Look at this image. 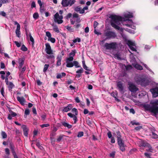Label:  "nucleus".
<instances>
[{
	"label": "nucleus",
	"mask_w": 158,
	"mask_h": 158,
	"mask_svg": "<svg viewBox=\"0 0 158 158\" xmlns=\"http://www.w3.org/2000/svg\"><path fill=\"white\" fill-rule=\"evenodd\" d=\"M46 35L48 37V40L51 41L52 43H54L55 42L56 40L54 38L51 37V33L48 31L46 32Z\"/></svg>",
	"instance_id": "13"
},
{
	"label": "nucleus",
	"mask_w": 158,
	"mask_h": 158,
	"mask_svg": "<svg viewBox=\"0 0 158 158\" xmlns=\"http://www.w3.org/2000/svg\"><path fill=\"white\" fill-rule=\"evenodd\" d=\"M114 58L118 59H121L120 57V55L118 53L114 54Z\"/></svg>",
	"instance_id": "43"
},
{
	"label": "nucleus",
	"mask_w": 158,
	"mask_h": 158,
	"mask_svg": "<svg viewBox=\"0 0 158 158\" xmlns=\"http://www.w3.org/2000/svg\"><path fill=\"white\" fill-rule=\"evenodd\" d=\"M39 17L38 13L37 12H35L34 13L33 15V17L35 19H37Z\"/></svg>",
	"instance_id": "41"
},
{
	"label": "nucleus",
	"mask_w": 158,
	"mask_h": 158,
	"mask_svg": "<svg viewBox=\"0 0 158 158\" xmlns=\"http://www.w3.org/2000/svg\"><path fill=\"white\" fill-rule=\"evenodd\" d=\"M127 44L129 46L131 50L132 51L135 52L137 51L136 46L134 42L128 40L127 41Z\"/></svg>",
	"instance_id": "9"
},
{
	"label": "nucleus",
	"mask_w": 158,
	"mask_h": 158,
	"mask_svg": "<svg viewBox=\"0 0 158 158\" xmlns=\"http://www.w3.org/2000/svg\"><path fill=\"white\" fill-rule=\"evenodd\" d=\"M17 100L22 105H24L25 102H26L25 98L23 97L18 96L17 97Z\"/></svg>",
	"instance_id": "14"
},
{
	"label": "nucleus",
	"mask_w": 158,
	"mask_h": 158,
	"mask_svg": "<svg viewBox=\"0 0 158 158\" xmlns=\"http://www.w3.org/2000/svg\"><path fill=\"white\" fill-rule=\"evenodd\" d=\"M30 114V110L28 109H26L25 110V114L27 115Z\"/></svg>",
	"instance_id": "54"
},
{
	"label": "nucleus",
	"mask_w": 158,
	"mask_h": 158,
	"mask_svg": "<svg viewBox=\"0 0 158 158\" xmlns=\"http://www.w3.org/2000/svg\"><path fill=\"white\" fill-rule=\"evenodd\" d=\"M118 46V44L115 42H112L110 43H106L104 45V48L109 50H115Z\"/></svg>",
	"instance_id": "4"
},
{
	"label": "nucleus",
	"mask_w": 158,
	"mask_h": 158,
	"mask_svg": "<svg viewBox=\"0 0 158 158\" xmlns=\"http://www.w3.org/2000/svg\"><path fill=\"white\" fill-rule=\"evenodd\" d=\"M63 17L62 15H60L58 12H57L54 15L53 19L55 23H57L59 24L63 23V21L62 20Z\"/></svg>",
	"instance_id": "5"
},
{
	"label": "nucleus",
	"mask_w": 158,
	"mask_h": 158,
	"mask_svg": "<svg viewBox=\"0 0 158 158\" xmlns=\"http://www.w3.org/2000/svg\"><path fill=\"white\" fill-rule=\"evenodd\" d=\"M136 82L138 84H140L143 86H146L148 85L150 83L148 80L144 78L142 79L140 78H139L138 80H137Z\"/></svg>",
	"instance_id": "6"
},
{
	"label": "nucleus",
	"mask_w": 158,
	"mask_h": 158,
	"mask_svg": "<svg viewBox=\"0 0 158 158\" xmlns=\"http://www.w3.org/2000/svg\"><path fill=\"white\" fill-rule=\"evenodd\" d=\"M72 107L73 106L72 104H69L67 106L64 107L62 111L64 112H67L71 110Z\"/></svg>",
	"instance_id": "18"
},
{
	"label": "nucleus",
	"mask_w": 158,
	"mask_h": 158,
	"mask_svg": "<svg viewBox=\"0 0 158 158\" xmlns=\"http://www.w3.org/2000/svg\"><path fill=\"white\" fill-rule=\"evenodd\" d=\"M98 23L96 21H94V28L95 29H96V27H97V26L98 25Z\"/></svg>",
	"instance_id": "53"
},
{
	"label": "nucleus",
	"mask_w": 158,
	"mask_h": 158,
	"mask_svg": "<svg viewBox=\"0 0 158 158\" xmlns=\"http://www.w3.org/2000/svg\"><path fill=\"white\" fill-rule=\"evenodd\" d=\"M111 95L114 98H115L116 100H117L118 101V100L117 99V98H116V97L117 96V94L115 93L114 92L112 93H111Z\"/></svg>",
	"instance_id": "46"
},
{
	"label": "nucleus",
	"mask_w": 158,
	"mask_h": 158,
	"mask_svg": "<svg viewBox=\"0 0 158 158\" xmlns=\"http://www.w3.org/2000/svg\"><path fill=\"white\" fill-rule=\"evenodd\" d=\"M61 123L62 125L65 127H67L69 129L71 128L72 127V126L71 125L65 122H61Z\"/></svg>",
	"instance_id": "21"
},
{
	"label": "nucleus",
	"mask_w": 158,
	"mask_h": 158,
	"mask_svg": "<svg viewBox=\"0 0 158 158\" xmlns=\"http://www.w3.org/2000/svg\"><path fill=\"white\" fill-rule=\"evenodd\" d=\"M131 123L132 124V125H139V123L138 122H136L135 121H132L131 122Z\"/></svg>",
	"instance_id": "55"
},
{
	"label": "nucleus",
	"mask_w": 158,
	"mask_h": 158,
	"mask_svg": "<svg viewBox=\"0 0 158 158\" xmlns=\"http://www.w3.org/2000/svg\"><path fill=\"white\" fill-rule=\"evenodd\" d=\"M72 112L73 113H75V115H77L78 113V111L75 108H73L72 109Z\"/></svg>",
	"instance_id": "37"
},
{
	"label": "nucleus",
	"mask_w": 158,
	"mask_h": 158,
	"mask_svg": "<svg viewBox=\"0 0 158 158\" xmlns=\"http://www.w3.org/2000/svg\"><path fill=\"white\" fill-rule=\"evenodd\" d=\"M22 128L23 130L24 135L27 137L28 134V129L25 125H23L22 126Z\"/></svg>",
	"instance_id": "15"
},
{
	"label": "nucleus",
	"mask_w": 158,
	"mask_h": 158,
	"mask_svg": "<svg viewBox=\"0 0 158 158\" xmlns=\"http://www.w3.org/2000/svg\"><path fill=\"white\" fill-rule=\"evenodd\" d=\"M143 65L149 71L152 72L153 74H154L153 72L148 67L147 65L146 64H143Z\"/></svg>",
	"instance_id": "48"
},
{
	"label": "nucleus",
	"mask_w": 158,
	"mask_h": 158,
	"mask_svg": "<svg viewBox=\"0 0 158 158\" xmlns=\"http://www.w3.org/2000/svg\"><path fill=\"white\" fill-rule=\"evenodd\" d=\"M29 37L30 41L33 44L34 43V40L31 34H29Z\"/></svg>",
	"instance_id": "59"
},
{
	"label": "nucleus",
	"mask_w": 158,
	"mask_h": 158,
	"mask_svg": "<svg viewBox=\"0 0 158 158\" xmlns=\"http://www.w3.org/2000/svg\"><path fill=\"white\" fill-rule=\"evenodd\" d=\"M83 132L82 131H81L78 133L77 136L78 137H80L82 136L83 135Z\"/></svg>",
	"instance_id": "51"
},
{
	"label": "nucleus",
	"mask_w": 158,
	"mask_h": 158,
	"mask_svg": "<svg viewBox=\"0 0 158 158\" xmlns=\"http://www.w3.org/2000/svg\"><path fill=\"white\" fill-rule=\"evenodd\" d=\"M19 69L21 71V73H23L25 71L26 69V67L24 66L23 67H22L21 69Z\"/></svg>",
	"instance_id": "42"
},
{
	"label": "nucleus",
	"mask_w": 158,
	"mask_h": 158,
	"mask_svg": "<svg viewBox=\"0 0 158 158\" xmlns=\"http://www.w3.org/2000/svg\"><path fill=\"white\" fill-rule=\"evenodd\" d=\"M0 15L3 17H5L6 16V14L4 11H0Z\"/></svg>",
	"instance_id": "58"
},
{
	"label": "nucleus",
	"mask_w": 158,
	"mask_h": 158,
	"mask_svg": "<svg viewBox=\"0 0 158 158\" xmlns=\"http://www.w3.org/2000/svg\"><path fill=\"white\" fill-rule=\"evenodd\" d=\"M66 29L68 30V31L70 32L73 31V29L71 27L67 26L66 27Z\"/></svg>",
	"instance_id": "45"
},
{
	"label": "nucleus",
	"mask_w": 158,
	"mask_h": 158,
	"mask_svg": "<svg viewBox=\"0 0 158 158\" xmlns=\"http://www.w3.org/2000/svg\"><path fill=\"white\" fill-rule=\"evenodd\" d=\"M45 9L44 6H41L40 7V11L41 14H44L45 12Z\"/></svg>",
	"instance_id": "27"
},
{
	"label": "nucleus",
	"mask_w": 158,
	"mask_h": 158,
	"mask_svg": "<svg viewBox=\"0 0 158 158\" xmlns=\"http://www.w3.org/2000/svg\"><path fill=\"white\" fill-rule=\"evenodd\" d=\"M116 37L115 33L113 31H107L102 35V38L103 39L102 42H104L107 39L114 38Z\"/></svg>",
	"instance_id": "3"
},
{
	"label": "nucleus",
	"mask_w": 158,
	"mask_h": 158,
	"mask_svg": "<svg viewBox=\"0 0 158 158\" xmlns=\"http://www.w3.org/2000/svg\"><path fill=\"white\" fill-rule=\"evenodd\" d=\"M144 155L148 158H151V154L145 152L144 153Z\"/></svg>",
	"instance_id": "62"
},
{
	"label": "nucleus",
	"mask_w": 158,
	"mask_h": 158,
	"mask_svg": "<svg viewBox=\"0 0 158 158\" xmlns=\"http://www.w3.org/2000/svg\"><path fill=\"white\" fill-rule=\"evenodd\" d=\"M76 22V19L75 18H72L70 19V23L71 24H74Z\"/></svg>",
	"instance_id": "50"
},
{
	"label": "nucleus",
	"mask_w": 158,
	"mask_h": 158,
	"mask_svg": "<svg viewBox=\"0 0 158 158\" xmlns=\"http://www.w3.org/2000/svg\"><path fill=\"white\" fill-rule=\"evenodd\" d=\"M49 66V64H45L44 65V68L43 69V72H45L48 69Z\"/></svg>",
	"instance_id": "38"
},
{
	"label": "nucleus",
	"mask_w": 158,
	"mask_h": 158,
	"mask_svg": "<svg viewBox=\"0 0 158 158\" xmlns=\"http://www.w3.org/2000/svg\"><path fill=\"white\" fill-rule=\"evenodd\" d=\"M73 58L71 57H68L66 59V67L69 68L72 67L74 66L73 62Z\"/></svg>",
	"instance_id": "8"
},
{
	"label": "nucleus",
	"mask_w": 158,
	"mask_h": 158,
	"mask_svg": "<svg viewBox=\"0 0 158 158\" xmlns=\"http://www.w3.org/2000/svg\"><path fill=\"white\" fill-rule=\"evenodd\" d=\"M8 85L9 90L11 89L14 86V84L11 82H10Z\"/></svg>",
	"instance_id": "33"
},
{
	"label": "nucleus",
	"mask_w": 158,
	"mask_h": 158,
	"mask_svg": "<svg viewBox=\"0 0 158 158\" xmlns=\"http://www.w3.org/2000/svg\"><path fill=\"white\" fill-rule=\"evenodd\" d=\"M36 145L40 149H42L43 148V147L42 146H41L40 145V144L39 143V142H37L36 143Z\"/></svg>",
	"instance_id": "61"
},
{
	"label": "nucleus",
	"mask_w": 158,
	"mask_h": 158,
	"mask_svg": "<svg viewBox=\"0 0 158 158\" xmlns=\"http://www.w3.org/2000/svg\"><path fill=\"white\" fill-rule=\"evenodd\" d=\"M57 60L56 65L57 66H58L61 65V61L62 60V56L60 55H58L56 57Z\"/></svg>",
	"instance_id": "19"
},
{
	"label": "nucleus",
	"mask_w": 158,
	"mask_h": 158,
	"mask_svg": "<svg viewBox=\"0 0 158 158\" xmlns=\"http://www.w3.org/2000/svg\"><path fill=\"white\" fill-rule=\"evenodd\" d=\"M73 43H75L77 42H80L81 41V39L80 38L77 37L74 40H73Z\"/></svg>",
	"instance_id": "47"
},
{
	"label": "nucleus",
	"mask_w": 158,
	"mask_h": 158,
	"mask_svg": "<svg viewBox=\"0 0 158 158\" xmlns=\"http://www.w3.org/2000/svg\"><path fill=\"white\" fill-rule=\"evenodd\" d=\"M81 10L82 9H81V7L79 6H77L75 7L74 8V10L75 11L77 12H79L80 13V12H81Z\"/></svg>",
	"instance_id": "34"
},
{
	"label": "nucleus",
	"mask_w": 158,
	"mask_h": 158,
	"mask_svg": "<svg viewBox=\"0 0 158 158\" xmlns=\"http://www.w3.org/2000/svg\"><path fill=\"white\" fill-rule=\"evenodd\" d=\"M83 69L82 68H81L80 69H79L76 71V73L78 74L81 73L83 72Z\"/></svg>",
	"instance_id": "49"
},
{
	"label": "nucleus",
	"mask_w": 158,
	"mask_h": 158,
	"mask_svg": "<svg viewBox=\"0 0 158 158\" xmlns=\"http://www.w3.org/2000/svg\"><path fill=\"white\" fill-rule=\"evenodd\" d=\"M67 114L70 117L73 118V119L74 120V123H76L77 120V118L76 116L77 115L75 114H74L71 113H68Z\"/></svg>",
	"instance_id": "17"
},
{
	"label": "nucleus",
	"mask_w": 158,
	"mask_h": 158,
	"mask_svg": "<svg viewBox=\"0 0 158 158\" xmlns=\"http://www.w3.org/2000/svg\"><path fill=\"white\" fill-rule=\"evenodd\" d=\"M73 64L74 65L76 68H78L81 67V66L79 64L78 62L77 61H73Z\"/></svg>",
	"instance_id": "30"
},
{
	"label": "nucleus",
	"mask_w": 158,
	"mask_h": 158,
	"mask_svg": "<svg viewBox=\"0 0 158 158\" xmlns=\"http://www.w3.org/2000/svg\"><path fill=\"white\" fill-rule=\"evenodd\" d=\"M10 148L11 149V150L12 151V152L14 153L15 151H14V146L12 144H10Z\"/></svg>",
	"instance_id": "57"
},
{
	"label": "nucleus",
	"mask_w": 158,
	"mask_h": 158,
	"mask_svg": "<svg viewBox=\"0 0 158 158\" xmlns=\"http://www.w3.org/2000/svg\"><path fill=\"white\" fill-rule=\"evenodd\" d=\"M1 135L3 139L6 138L7 137V134L4 131H2V132Z\"/></svg>",
	"instance_id": "36"
},
{
	"label": "nucleus",
	"mask_w": 158,
	"mask_h": 158,
	"mask_svg": "<svg viewBox=\"0 0 158 158\" xmlns=\"http://www.w3.org/2000/svg\"><path fill=\"white\" fill-rule=\"evenodd\" d=\"M118 139V143L119 148L122 152H124L125 151L126 145H125L124 142L123 141L122 139H120V138Z\"/></svg>",
	"instance_id": "7"
},
{
	"label": "nucleus",
	"mask_w": 158,
	"mask_h": 158,
	"mask_svg": "<svg viewBox=\"0 0 158 158\" xmlns=\"http://www.w3.org/2000/svg\"><path fill=\"white\" fill-rule=\"evenodd\" d=\"M79 17V15L77 14L74 13L73 15V17L72 18H78Z\"/></svg>",
	"instance_id": "63"
},
{
	"label": "nucleus",
	"mask_w": 158,
	"mask_h": 158,
	"mask_svg": "<svg viewBox=\"0 0 158 158\" xmlns=\"http://www.w3.org/2000/svg\"><path fill=\"white\" fill-rule=\"evenodd\" d=\"M148 143H146L144 141H142L141 142L140 145L141 146L146 147L148 145Z\"/></svg>",
	"instance_id": "28"
},
{
	"label": "nucleus",
	"mask_w": 158,
	"mask_h": 158,
	"mask_svg": "<svg viewBox=\"0 0 158 158\" xmlns=\"http://www.w3.org/2000/svg\"><path fill=\"white\" fill-rule=\"evenodd\" d=\"M146 147H147L148 148L146 149V150L147 151H148V152H152L153 149H152V147H151V146H150V145L149 144H148V145Z\"/></svg>",
	"instance_id": "31"
},
{
	"label": "nucleus",
	"mask_w": 158,
	"mask_h": 158,
	"mask_svg": "<svg viewBox=\"0 0 158 158\" xmlns=\"http://www.w3.org/2000/svg\"><path fill=\"white\" fill-rule=\"evenodd\" d=\"M46 48L45 49L46 53L49 55H52L53 54L52 50L51 49V46L48 43L45 44Z\"/></svg>",
	"instance_id": "11"
},
{
	"label": "nucleus",
	"mask_w": 158,
	"mask_h": 158,
	"mask_svg": "<svg viewBox=\"0 0 158 158\" xmlns=\"http://www.w3.org/2000/svg\"><path fill=\"white\" fill-rule=\"evenodd\" d=\"M15 33L17 37H20V31H15Z\"/></svg>",
	"instance_id": "56"
},
{
	"label": "nucleus",
	"mask_w": 158,
	"mask_h": 158,
	"mask_svg": "<svg viewBox=\"0 0 158 158\" xmlns=\"http://www.w3.org/2000/svg\"><path fill=\"white\" fill-rule=\"evenodd\" d=\"M144 107L146 110L154 113L155 115L158 114V100L151 101L150 105H145Z\"/></svg>",
	"instance_id": "2"
},
{
	"label": "nucleus",
	"mask_w": 158,
	"mask_h": 158,
	"mask_svg": "<svg viewBox=\"0 0 158 158\" xmlns=\"http://www.w3.org/2000/svg\"><path fill=\"white\" fill-rule=\"evenodd\" d=\"M49 124L48 123L44 124H42V125H40V127L42 128H44V127H49Z\"/></svg>",
	"instance_id": "52"
},
{
	"label": "nucleus",
	"mask_w": 158,
	"mask_h": 158,
	"mask_svg": "<svg viewBox=\"0 0 158 158\" xmlns=\"http://www.w3.org/2000/svg\"><path fill=\"white\" fill-rule=\"evenodd\" d=\"M24 61L25 58L23 57L19 59L18 62L19 64V69H21L22 68L23 65L24 64Z\"/></svg>",
	"instance_id": "16"
},
{
	"label": "nucleus",
	"mask_w": 158,
	"mask_h": 158,
	"mask_svg": "<svg viewBox=\"0 0 158 158\" xmlns=\"http://www.w3.org/2000/svg\"><path fill=\"white\" fill-rule=\"evenodd\" d=\"M72 16V14L70 13H69L66 16V19H69Z\"/></svg>",
	"instance_id": "64"
},
{
	"label": "nucleus",
	"mask_w": 158,
	"mask_h": 158,
	"mask_svg": "<svg viewBox=\"0 0 158 158\" xmlns=\"http://www.w3.org/2000/svg\"><path fill=\"white\" fill-rule=\"evenodd\" d=\"M75 0H68V6H71L72 5L74 4L75 2Z\"/></svg>",
	"instance_id": "32"
},
{
	"label": "nucleus",
	"mask_w": 158,
	"mask_h": 158,
	"mask_svg": "<svg viewBox=\"0 0 158 158\" xmlns=\"http://www.w3.org/2000/svg\"><path fill=\"white\" fill-rule=\"evenodd\" d=\"M128 85L129 89L131 92H136L139 90L138 88L136 87V86L133 83H129Z\"/></svg>",
	"instance_id": "10"
},
{
	"label": "nucleus",
	"mask_w": 158,
	"mask_h": 158,
	"mask_svg": "<svg viewBox=\"0 0 158 158\" xmlns=\"http://www.w3.org/2000/svg\"><path fill=\"white\" fill-rule=\"evenodd\" d=\"M150 92L152 93L153 97L156 98L158 96V87H156L151 89Z\"/></svg>",
	"instance_id": "12"
},
{
	"label": "nucleus",
	"mask_w": 158,
	"mask_h": 158,
	"mask_svg": "<svg viewBox=\"0 0 158 158\" xmlns=\"http://www.w3.org/2000/svg\"><path fill=\"white\" fill-rule=\"evenodd\" d=\"M82 62L83 66V67L84 68V69L86 70L89 71V70L88 69L85 63V61H82Z\"/></svg>",
	"instance_id": "40"
},
{
	"label": "nucleus",
	"mask_w": 158,
	"mask_h": 158,
	"mask_svg": "<svg viewBox=\"0 0 158 158\" xmlns=\"http://www.w3.org/2000/svg\"><path fill=\"white\" fill-rule=\"evenodd\" d=\"M117 86L120 91H122L123 90V87L122 84L120 82H118L117 84Z\"/></svg>",
	"instance_id": "22"
},
{
	"label": "nucleus",
	"mask_w": 158,
	"mask_h": 158,
	"mask_svg": "<svg viewBox=\"0 0 158 158\" xmlns=\"http://www.w3.org/2000/svg\"><path fill=\"white\" fill-rule=\"evenodd\" d=\"M61 4L63 7H67L68 6V0H62Z\"/></svg>",
	"instance_id": "24"
},
{
	"label": "nucleus",
	"mask_w": 158,
	"mask_h": 158,
	"mask_svg": "<svg viewBox=\"0 0 158 158\" xmlns=\"http://www.w3.org/2000/svg\"><path fill=\"white\" fill-rule=\"evenodd\" d=\"M88 7L87 6H86L84 7L81 11V12H80V14H83L85 13V11L86 10H87L88 9Z\"/></svg>",
	"instance_id": "35"
},
{
	"label": "nucleus",
	"mask_w": 158,
	"mask_h": 158,
	"mask_svg": "<svg viewBox=\"0 0 158 158\" xmlns=\"http://www.w3.org/2000/svg\"><path fill=\"white\" fill-rule=\"evenodd\" d=\"M110 18L111 19V24L112 27L115 29L119 30L121 31H123V29L119 26V25L120 24V22L126 20L131 21V20H125L124 18L121 16L115 15H110Z\"/></svg>",
	"instance_id": "1"
},
{
	"label": "nucleus",
	"mask_w": 158,
	"mask_h": 158,
	"mask_svg": "<svg viewBox=\"0 0 158 158\" xmlns=\"http://www.w3.org/2000/svg\"><path fill=\"white\" fill-rule=\"evenodd\" d=\"M76 52L75 50H72L71 52L69 54V57H72L73 58V57L75 56Z\"/></svg>",
	"instance_id": "26"
},
{
	"label": "nucleus",
	"mask_w": 158,
	"mask_h": 158,
	"mask_svg": "<svg viewBox=\"0 0 158 158\" xmlns=\"http://www.w3.org/2000/svg\"><path fill=\"white\" fill-rule=\"evenodd\" d=\"M52 26L53 27V29L54 31L58 33L60 32V31L58 27L56 25L53 24Z\"/></svg>",
	"instance_id": "25"
},
{
	"label": "nucleus",
	"mask_w": 158,
	"mask_h": 158,
	"mask_svg": "<svg viewBox=\"0 0 158 158\" xmlns=\"http://www.w3.org/2000/svg\"><path fill=\"white\" fill-rule=\"evenodd\" d=\"M47 59H54V56L53 55H48L47 56Z\"/></svg>",
	"instance_id": "60"
},
{
	"label": "nucleus",
	"mask_w": 158,
	"mask_h": 158,
	"mask_svg": "<svg viewBox=\"0 0 158 158\" xmlns=\"http://www.w3.org/2000/svg\"><path fill=\"white\" fill-rule=\"evenodd\" d=\"M124 16L126 18L129 19L133 17L132 15L129 12L124 13Z\"/></svg>",
	"instance_id": "23"
},
{
	"label": "nucleus",
	"mask_w": 158,
	"mask_h": 158,
	"mask_svg": "<svg viewBox=\"0 0 158 158\" xmlns=\"http://www.w3.org/2000/svg\"><path fill=\"white\" fill-rule=\"evenodd\" d=\"M152 137L153 139H157L158 138V135L153 132H152Z\"/></svg>",
	"instance_id": "39"
},
{
	"label": "nucleus",
	"mask_w": 158,
	"mask_h": 158,
	"mask_svg": "<svg viewBox=\"0 0 158 158\" xmlns=\"http://www.w3.org/2000/svg\"><path fill=\"white\" fill-rule=\"evenodd\" d=\"M133 66L137 69L142 70L143 69L142 67L140 65L136 63H132Z\"/></svg>",
	"instance_id": "20"
},
{
	"label": "nucleus",
	"mask_w": 158,
	"mask_h": 158,
	"mask_svg": "<svg viewBox=\"0 0 158 158\" xmlns=\"http://www.w3.org/2000/svg\"><path fill=\"white\" fill-rule=\"evenodd\" d=\"M64 136V135H60L58 137V138L56 140V142L58 143L60 142Z\"/></svg>",
	"instance_id": "29"
},
{
	"label": "nucleus",
	"mask_w": 158,
	"mask_h": 158,
	"mask_svg": "<svg viewBox=\"0 0 158 158\" xmlns=\"http://www.w3.org/2000/svg\"><path fill=\"white\" fill-rule=\"evenodd\" d=\"M21 49L24 51H27V48L24 45H23L21 47Z\"/></svg>",
	"instance_id": "44"
}]
</instances>
